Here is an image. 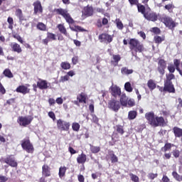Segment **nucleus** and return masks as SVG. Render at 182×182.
<instances>
[{
    "instance_id": "obj_1",
    "label": "nucleus",
    "mask_w": 182,
    "mask_h": 182,
    "mask_svg": "<svg viewBox=\"0 0 182 182\" xmlns=\"http://www.w3.org/2000/svg\"><path fill=\"white\" fill-rule=\"evenodd\" d=\"M145 118L148 121V124L154 127H164L166 124L164 118L156 116L154 112L146 113Z\"/></svg>"
},
{
    "instance_id": "obj_2",
    "label": "nucleus",
    "mask_w": 182,
    "mask_h": 182,
    "mask_svg": "<svg viewBox=\"0 0 182 182\" xmlns=\"http://www.w3.org/2000/svg\"><path fill=\"white\" fill-rule=\"evenodd\" d=\"M129 49L133 57L136 58L137 53H142L145 50L144 46L136 38H130L129 41Z\"/></svg>"
},
{
    "instance_id": "obj_3",
    "label": "nucleus",
    "mask_w": 182,
    "mask_h": 182,
    "mask_svg": "<svg viewBox=\"0 0 182 182\" xmlns=\"http://www.w3.org/2000/svg\"><path fill=\"white\" fill-rule=\"evenodd\" d=\"M166 79L164 80V91L170 94H175L176 89L172 82L176 78L174 74H166Z\"/></svg>"
},
{
    "instance_id": "obj_4",
    "label": "nucleus",
    "mask_w": 182,
    "mask_h": 182,
    "mask_svg": "<svg viewBox=\"0 0 182 182\" xmlns=\"http://www.w3.org/2000/svg\"><path fill=\"white\" fill-rule=\"evenodd\" d=\"M54 12L55 15H60L61 16H63V18L65 19L66 23H69V25H73V23H75V21L68 13L67 9H64L62 8L55 9Z\"/></svg>"
},
{
    "instance_id": "obj_5",
    "label": "nucleus",
    "mask_w": 182,
    "mask_h": 182,
    "mask_svg": "<svg viewBox=\"0 0 182 182\" xmlns=\"http://www.w3.org/2000/svg\"><path fill=\"white\" fill-rule=\"evenodd\" d=\"M160 21L161 22H163L164 23L166 28H168V29H171V31H174V28L178 25V23L174 21L171 17L166 15L161 17Z\"/></svg>"
},
{
    "instance_id": "obj_6",
    "label": "nucleus",
    "mask_w": 182,
    "mask_h": 182,
    "mask_svg": "<svg viewBox=\"0 0 182 182\" xmlns=\"http://www.w3.org/2000/svg\"><path fill=\"white\" fill-rule=\"evenodd\" d=\"M21 148L23 151H25L27 154H33L34 152V147L33 144L31 142L29 137L23 139L21 141Z\"/></svg>"
},
{
    "instance_id": "obj_7",
    "label": "nucleus",
    "mask_w": 182,
    "mask_h": 182,
    "mask_svg": "<svg viewBox=\"0 0 182 182\" xmlns=\"http://www.w3.org/2000/svg\"><path fill=\"white\" fill-rule=\"evenodd\" d=\"M70 127V123L62 119L57 120V128L60 132H68Z\"/></svg>"
},
{
    "instance_id": "obj_8",
    "label": "nucleus",
    "mask_w": 182,
    "mask_h": 182,
    "mask_svg": "<svg viewBox=\"0 0 182 182\" xmlns=\"http://www.w3.org/2000/svg\"><path fill=\"white\" fill-rule=\"evenodd\" d=\"M33 119V117L32 116H19L18 117L17 122L18 124H19L20 126L26 127L27 126L30 125Z\"/></svg>"
},
{
    "instance_id": "obj_9",
    "label": "nucleus",
    "mask_w": 182,
    "mask_h": 182,
    "mask_svg": "<svg viewBox=\"0 0 182 182\" xmlns=\"http://www.w3.org/2000/svg\"><path fill=\"white\" fill-rule=\"evenodd\" d=\"M2 162L6 164L11 168H17L18 163L14 155H8L6 158L2 159Z\"/></svg>"
},
{
    "instance_id": "obj_10",
    "label": "nucleus",
    "mask_w": 182,
    "mask_h": 182,
    "mask_svg": "<svg viewBox=\"0 0 182 182\" xmlns=\"http://www.w3.org/2000/svg\"><path fill=\"white\" fill-rule=\"evenodd\" d=\"M121 107V104L119 100L112 99L108 102V108L114 112H117Z\"/></svg>"
},
{
    "instance_id": "obj_11",
    "label": "nucleus",
    "mask_w": 182,
    "mask_h": 182,
    "mask_svg": "<svg viewBox=\"0 0 182 182\" xmlns=\"http://www.w3.org/2000/svg\"><path fill=\"white\" fill-rule=\"evenodd\" d=\"M98 40L102 43L109 44L112 42L113 37H112V36H111L107 33H103L100 34V36H98Z\"/></svg>"
},
{
    "instance_id": "obj_12",
    "label": "nucleus",
    "mask_w": 182,
    "mask_h": 182,
    "mask_svg": "<svg viewBox=\"0 0 182 182\" xmlns=\"http://www.w3.org/2000/svg\"><path fill=\"white\" fill-rule=\"evenodd\" d=\"M166 61L164 59L159 58L158 59V68L157 70L161 76L165 75V70L166 69Z\"/></svg>"
},
{
    "instance_id": "obj_13",
    "label": "nucleus",
    "mask_w": 182,
    "mask_h": 182,
    "mask_svg": "<svg viewBox=\"0 0 182 182\" xmlns=\"http://www.w3.org/2000/svg\"><path fill=\"white\" fill-rule=\"evenodd\" d=\"M88 99L87 95L85 92H81L77 96V100L74 101V104L76 106H80V104H87V100Z\"/></svg>"
},
{
    "instance_id": "obj_14",
    "label": "nucleus",
    "mask_w": 182,
    "mask_h": 182,
    "mask_svg": "<svg viewBox=\"0 0 182 182\" xmlns=\"http://www.w3.org/2000/svg\"><path fill=\"white\" fill-rule=\"evenodd\" d=\"M145 19L151 21V22H156L158 20V15L156 12L151 10L146 11V13L144 15Z\"/></svg>"
},
{
    "instance_id": "obj_15",
    "label": "nucleus",
    "mask_w": 182,
    "mask_h": 182,
    "mask_svg": "<svg viewBox=\"0 0 182 182\" xmlns=\"http://www.w3.org/2000/svg\"><path fill=\"white\" fill-rule=\"evenodd\" d=\"M109 90H110V93H111L112 96L113 97H114L115 99L121 97V95H122L121 88L119 86H117V85H112L110 87Z\"/></svg>"
},
{
    "instance_id": "obj_16",
    "label": "nucleus",
    "mask_w": 182,
    "mask_h": 182,
    "mask_svg": "<svg viewBox=\"0 0 182 182\" xmlns=\"http://www.w3.org/2000/svg\"><path fill=\"white\" fill-rule=\"evenodd\" d=\"M139 0H129V2L132 6L136 5L138 12H140L144 16L145 14L146 13L145 6L144 5L139 4Z\"/></svg>"
},
{
    "instance_id": "obj_17",
    "label": "nucleus",
    "mask_w": 182,
    "mask_h": 182,
    "mask_svg": "<svg viewBox=\"0 0 182 182\" xmlns=\"http://www.w3.org/2000/svg\"><path fill=\"white\" fill-rule=\"evenodd\" d=\"M33 15H38V14H43V9L42 6V4L39 0H37L36 1L33 2Z\"/></svg>"
},
{
    "instance_id": "obj_18",
    "label": "nucleus",
    "mask_w": 182,
    "mask_h": 182,
    "mask_svg": "<svg viewBox=\"0 0 182 182\" xmlns=\"http://www.w3.org/2000/svg\"><path fill=\"white\" fill-rule=\"evenodd\" d=\"M56 41V35L55 33L47 32L46 38L43 39L42 43L45 46H48V43Z\"/></svg>"
},
{
    "instance_id": "obj_19",
    "label": "nucleus",
    "mask_w": 182,
    "mask_h": 182,
    "mask_svg": "<svg viewBox=\"0 0 182 182\" xmlns=\"http://www.w3.org/2000/svg\"><path fill=\"white\" fill-rule=\"evenodd\" d=\"M48 82L46 80L38 79V81L37 82V87L41 90H47L49 86L48 85Z\"/></svg>"
},
{
    "instance_id": "obj_20",
    "label": "nucleus",
    "mask_w": 182,
    "mask_h": 182,
    "mask_svg": "<svg viewBox=\"0 0 182 182\" xmlns=\"http://www.w3.org/2000/svg\"><path fill=\"white\" fill-rule=\"evenodd\" d=\"M16 92L17 93H20L22 94L23 95H26V94H29L30 92V89L26 87V85H19L18 87H17V88L16 89Z\"/></svg>"
},
{
    "instance_id": "obj_21",
    "label": "nucleus",
    "mask_w": 182,
    "mask_h": 182,
    "mask_svg": "<svg viewBox=\"0 0 182 182\" xmlns=\"http://www.w3.org/2000/svg\"><path fill=\"white\" fill-rule=\"evenodd\" d=\"M11 49L12 52L16 53L17 54H21L22 53V48L20 45L17 43H11L10 44Z\"/></svg>"
},
{
    "instance_id": "obj_22",
    "label": "nucleus",
    "mask_w": 182,
    "mask_h": 182,
    "mask_svg": "<svg viewBox=\"0 0 182 182\" xmlns=\"http://www.w3.org/2000/svg\"><path fill=\"white\" fill-rule=\"evenodd\" d=\"M86 161H87V156L83 152L79 154L78 156L77 157V163L78 164L83 165V171L85 170L84 164H85Z\"/></svg>"
},
{
    "instance_id": "obj_23",
    "label": "nucleus",
    "mask_w": 182,
    "mask_h": 182,
    "mask_svg": "<svg viewBox=\"0 0 182 182\" xmlns=\"http://www.w3.org/2000/svg\"><path fill=\"white\" fill-rule=\"evenodd\" d=\"M82 15L84 16H92L93 15V8L91 6L87 5L85 6L82 11Z\"/></svg>"
},
{
    "instance_id": "obj_24",
    "label": "nucleus",
    "mask_w": 182,
    "mask_h": 182,
    "mask_svg": "<svg viewBox=\"0 0 182 182\" xmlns=\"http://www.w3.org/2000/svg\"><path fill=\"white\" fill-rule=\"evenodd\" d=\"M164 11H167V12H168V14H173V11L176 9V6L173 3V1H171L168 4H166L164 6Z\"/></svg>"
},
{
    "instance_id": "obj_25",
    "label": "nucleus",
    "mask_w": 182,
    "mask_h": 182,
    "mask_svg": "<svg viewBox=\"0 0 182 182\" xmlns=\"http://www.w3.org/2000/svg\"><path fill=\"white\" fill-rule=\"evenodd\" d=\"M42 175L45 177H50L51 176L50 168L47 164H44L42 167Z\"/></svg>"
},
{
    "instance_id": "obj_26",
    "label": "nucleus",
    "mask_w": 182,
    "mask_h": 182,
    "mask_svg": "<svg viewBox=\"0 0 182 182\" xmlns=\"http://www.w3.org/2000/svg\"><path fill=\"white\" fill-rule=\"evenodd\" d=\"M120 100H119V104L122 107H127V102H128V97L126 95V94H122L120 95Z\"/></svg>"
},
{
    "instance_id": "obj_27",
    "label": "nucleus",
    "mask_w": 182,
    "mask_h": 182,
    "mask_svg": "<svg viewBox=\"0 0 182 182\" xmlns=\"http://www.w3.org/2000/svg\"><path fill=\"white\" fill-rule=\"evenodd\" d=\"M173 133L176 138L182 137V129L178 127H174L173 128Z\"/></svg>"
},
{
    "instance_id": "obj_28",
    "label": "nucleus",
    "mask_w": 182,
    "mask_h": 182,
    "mask_svg": "<svg viewBox=\"0 0 182 182\" xmlns=\"http://www.w3.org/2000/svg\"><path fill=\"white\" fill-rule=\"evenodd\" d=\"M175 145L173 144H171V143H166L164 146L161 147V150L162 152H167V151H170L172 149V147H174Z\"/></svg>"
},
{
    "instance_id": "obj_29",
    "label": "nucleus",
    "mask_w": 182,
    "mask_h": 182,
    "mask_svg": "<svg viewBox=\"0 0 182 182\" xmlns=\"http://www.w3.org/2000/svg\"><path fill=\"white\" fill-rule=\"evenodd\" d=\"M173 64L176 67V70L179 73L180 75L182 77V70L180 68V65H181V60L179 59H174Z\"/></svg>"
},
{
    "instance_id": "obj_30",
    "label": "nucleus",
    "mask_w": 182,
    "mask_h": 182,
    "mask_svg": "<svg viewBox=\"0 0 182 182\" xmlns=\"http://www.w3.org/2000/svg\"><path fill=\"white\" fill-rule=\"evenodd\" d=\"M68 170V168L65 166H61L59 168L58 176L60 179L64 178L65 176L66 171Z\"/></svg>"
},
{
    "instance_id": "obj_31",
    "label": "nucleus",
    "mask_w": 182,
    "mask_h": 182,
    "mask_svg": "<svg viewBox=\"0 0 182 182\" xmlns=\"http://www.w3.org/2000/svg\"><path fill=\"white\" fill-rule=\"evenodd\" d=\"M134 70L132 69H128L127 67H123L121 68V73L122 75H129L133 74Z\"/></svg>"
},
{
    "instance_id": "obj_32",
    "label": "nucleus",
    "mask_w": 182,
    "mask_h": 182,
    "mask_svg": "<svg viewBox=\"0 0 182 182\" xmlns=\"http://www.w3.org/2000/svg\"><path fill=\"white\" fill-rule=\"evenodd\" d=\"M138 113L136 110H130L128 112V119L129 120H134L136 118Z\"/></svg>"
},
{
    "instance_id": "obj_33",
    "label": "nucleus",
    "mask_w": 182,
    "mask_h": 182,
    "mask_svg": "<svg viewBox=\"0 0 182 182\" xmlns=\"http://www.w3.org/2000/svg\"><path fill=\"white\" fill-rule=\"evenodd\" d=\"M147 85L150 91H153L156 88V84L152 79L148 80Z\"/></svg>"
},
{
    "instance_id": "obj_34",
    "label": "nucleus",
    "mask_w": 182,
    "mask_h": 182,
    "mask_svg": "<svg viewBox=\"0 0 182 182\" xmlns=\"http://www.w3.org/2000/svg\"><path fill=\"white\" fill-rule=\"evenodd\" d=\"M57 28L61 34L64 35L65 36H68L67 30L63 24H58Z\"/></svg>"
},
{
    "instance_id": "obj_35",
    "label": "nucleus",
    "mask_w": 182,
    "mask_h": 182,
    "mask_svg": "<svg viewBox=\"0 0 182 182\" xmlns=\"http://www.w3.org/2000/svg\"><path fill=\"white\" fill-rule=\"evenodd\" d=\"M36 28L42 32H46V31H47V26L43 22H38L36 25Z\"/></svg>"
},
{
    "instance_id": "obj_36",
    "label": "nucleus",
    "mask_w": 182,
    "mask_h": 182,
    "mask_svg": "<svg viewBox=\"0 0 182 182\" xmlns=\"http://www.w3.org/2000/svg\"><path fill=\"white\" fill-rule=\"evenodd\" d=\"M172 176L177 182H182V175H180L176 171L172 172Z\"/></svg>"
},
{
    "instance_id": "obj_37",
    "label": "nucleus",
    "mask_w": 182,
    "mask_h": 182,
    "mask_svg": "<svg viewBox=\"0 0 182 182\" xmlns=\"http://www.w3.org/2000/svg\"><path fill=\"white\" fill-rule=\"evenodd\" d=\"M15 15L16 16H17V18H18L19 21L21 22L22 21H24V17H23V14L22 13L21 9H17L16 10L15 12Z\"/></svg>"
},
{
    "instance_id": "obj_38",
    "label": "nucleus",
    "mask_w": 182,
    "mask_h": 182,
    "mask_svg": "<svg viewBox=\"0 0 182 182\" xmlns=\"http://www.w3.org/2000/svg\"><path fill=\"white\" fill-rule=\"evenodd\" d=\"M3 75L9 79H11L14 77V75L9 68H6L3 72Z\"/></svg>"
},
{
    "instance_id": "obj_39",
    "label": "nucleus",
    "mask_w": 182,
    "mask_h": 182,
    "mask_svg": "<svg viewBox=\"0 0 182 182\" xmlns=\"http://www.w3.org/2000/svg\"><path fill=\"white\" fill-rule=\"evenodd\" d=\"M71 31H73L74 32H87V30L83 28L82 27L80 26H75L74 27H70Z\"/></svg>"
},
{
    "instance_id": "obj_40",
    "label": "nucleus",
    "mask_w": 182,
    "mask_h": 182,
    "mask_svg": "<svg viewBox=\"0 0 182 182\" xmlns=\"http://www.w3.org/2000/svg\"><path fill=\"white\" fill-rule=\"evenodd\" d=\"M113 60H112V63H114V66H117L119 62L121 60L120 55H112Z\"/></svg>"
},
{
    "instance_id": "obj_41",
    "label": "nucleus",
    "mask_w": 182,
    "mask_h": 182,
    "mask_svg": "<svg viewBox=\"0 0 182 182\" xmlns=\"http://www.w3.org/2000/svg\"><path fill=\"white\" fill-rule=\"evenodd\" d=\"M109 155L111 157V161L112 164H115L118 162V158L117 156L114 154L113 151H110L109 152Z\"/></svg>"
},
{
    "instance_id": "obj_42",
    "label": "nucleus",
    "mask_w": 182,
    "mask_h": 182,
    "mask_svg": "<svg viewBox=\"0 0 182 182\" xmlns=\"http://www.w3.org/2000/svg\"><path fill=\"white\" fill-rule=\"evenodd\" d=\"M114 129H116L117 134H119L122 136L124 134V130L123 126H122L120 124H117V125H116Z\"/></svg>"
},
{
    "instance_id": "obj_43",
    "label": "nucleus",
    "mask_w": 182,
    "mask_h": 182,
    "mask_svg": "<svg viewBox=\"0 0 182 182\" xmlns=\"http://www.w3.org/2000/svg\"><path fill=\"white\" fill-rule=\"evenodd\" d=\"M60 68L64 70H68L71 68L70 64L68 62H62Z\"/></svg>"
},
{
    "instance_id": "obj_44",
    "label": "nucleus",
    "mask_w": 182,
    "mask_h": 182,
    "mask_svg": "<svg viewBox=\"0 0 182 182\" xmlns=\"http://www.w3.org/2000/svg\"><path fill=\"white\" fill-rule=\"evenodd\" d=\"M90 151L92 154H98L100 151V146H96L92 144H90Z\"/></svg>"
},
{
    "instance_id": "obj_45",
    "label": "nucleus",
    "mask_w": 182,
    "mask_h": 182,
    "mask_svg": "<svg viewBox=\"0 0 182 182\" xmlns=\"http://www.w3.org/2000/svg\"><path fill=\"white\" fill-rule=\"evenodd\" d=\"M165 41V37H161L159 36H154V42L156 44H161Z\"/></svg>"
},
{
    "instance_id": "obj_46",
    "label": "nucleus",
    "mask_w": 182,
    "mask_h": 182,
    "mask_svg": "<svg viewBox=\"0 0 182 182\" xmlns=\"http://www.w3.org/2000/svg\"><path fill=\"white\" fill-rule=\"evenodd\" d=\"M115 22H116L117 29L122 31V29H124V25H123L122 22L121 21V20L119 18H117Z\"/></svg>"
},
{
    "instance_id": "obj_47",
    "label": "nucleus",
    "mask_w": 182,
    "mask_h": 182,
    "mask_svg": "<svg viewBox=\"0 0 182 182\" xmlns=\"http://www.w3.org/2000/svg\"><path fill=\"white\" fill-rule=\"evenodd\" d=\"M80 125L79 124V123L77 122H73L72 124V129L75 132H78L80 131Z\"/></svg>"
},
{
    "instance_id": "obj_48",
    "label": "nucleus",
    "mask_w": 182,
    "mask_h": 182,
    "mask_svg": "<svg viewBox=\"0 0 182 182\" xmlns=\"http://www.w3.org/2000/svg\"><path fill=\"white\" fill-rule=\"evenodd\" d=\"M124 89L127 92H132L133 88L132 87V85L129 82L125 83Z\"/></svg>"
},
{
    "instance_id": "obj_49",
    "label": "nucleus",
    "mask_w": 182,
    "mask_h": 182,
    "mask_svg": "<svg viewBox=\"0 0 182 182\" xmlns=\"http://www.w3.org/2000/svg\"><path fill=\"white\" fill-rule=\"evenodd\" d=\"M171 154H173L175 159H178L181 155V151H179V149H176L173 150Z\"/></svg>"
},
{
    "instance_id": "obj_50",
    "label": "nucleus",
    "mask_w": 182,
    "mask_h": 182,
    "mask_svg": "<svg viewBox=\"0 0 182 182\" xmlns=\"http://www.w3.org/2000/svg\"><path fill=\"white\" fill-rule=\"evenodd\" d=\"M129 176L133 182H139V178L136 175L130 173Z\"/></svg>"
},
{
    "instance_id": "obj_51",
    "label": "nucleus",
    "mask_w": 182,
    "mask_h": 182,
    "mask_svg": "<svg viewBox=\"0 0 182 182\" xmlns=\"http://www.w3.org/2000/svg\"><path fill=\"white\" fill-rule=\"evenodd\" d=\"M176 70V68L173 64H171L168 66V70L170 73L169 75H173L175 73Z\"/></svg>"
},
{
    "instance_id": "obj_52",
    "label": "nucleus",
    "mask_w": 182,
    "mask_h": 182,
    "mask_svg": "<svg viewBox=\"0 0 182 182\" xmlns=\"http://www.w3.org/2000/svg\"><path fill=\"white\" fill-rule=\"evenodd\" d=\"M13 38L16 39L18 42H19L21 44H23V38L18 34H14Z\"/></svg>"
},
{
    "instance_id": "obj_53",
    "label": "nucleus",
    "mask_w": 182,
    "mask_h": 182,
    "mask_svg": "<svg viewBox=\"0 0 182 182\" xmlns=\"http://www.w3.org/2000/svg\"><path fill=\"white\" fill-rule=\"evenodd\" d=\"M7 22L9 23V28L13 29L14 19L12 18V17H9L7 18Z\"/></svg>"
},
{
    "instance_id": "obj_54",
    "label": "nucleus",
    "mask_w": 182,
    "mask_h": 182,
    "mask_svg": "<svg viewBox=\"0 0 182 182\" xmlns=\"http://www.w3.org/2000/svg\"><path fill=\"white\" fill-rule=\"evenodd\" d=\"M70 80V77L68 75L61 76L60 79V82L64 83Z\"/></svg>"
},
{
    "instance_id": "obj_55",
    "label": "nucleus",
    "mask_w": 182,
    "mask_h": 182,
    "mask_svg": "<svg viewBox=\"0 0 182 182\" xmlns=\"http://www.w3.org/2000/svg\"><path fill=\"white\" fill-rule=\"evenodd\" d=\"M127 106L129 107H133L135 106V101L133 99H128L127 100Z\"/></svg>"
},
{
    "instance_id": "obj_56",
    "label": "nucleus",
    "mask_w": 182,
    "mask_h": 182,
    "mask_svg": "<svg viewBox=\"0 0 182 182\" xmlns=\"http://www.w3.org/2000/svg\"><path fill=\"white\" fill-rule=\"evenodd\" d=\"M158 177V174L157 173H149L148 174V178L149 180H154L155 178H156Z\"/></svg>"
},
{
    "instance_id": "obj_57",
    "label": "nucleus",
    "mask_w": 182,
    "mask_h": 182,
    "mask_svg": "<svg viewBox=\"0 0 182 182\" xmlns=\"http://www.w3.org/2000/svg\"><path fill=\"white\" fill-rule=\"evenodd\" d=\"M151 32L154 33L155 35H160L161 34V30L158 27H154L151 28Z\"/></svg>"
},
{
    "instance_id": "obj_58",
    "label": "nucleus",
    "mask_w": 182,
    "mask_h": 182,
    "mask_svg": "<svg viewBox=\"0 0 182 182\" xmlns=\"http://www.w3.org/2000/svg\"><path fill=\"white\" fill-rule=\"evenodd\" d=\"M91 102H92V104H90L89 105V109H90V112L92 114H93L95 112V106H94L95 102H94V100H91Z\"/></svg>"
},
{
    "instance_id": "obj_59",
    "label": "nucleus",
    "mask_w": 182,
    "mask_h": 182,
    "mask_svg": "<svg viewBox=\"0 0 182 182\" xmlns=\"http://www.w3.org/2000/svg\"><path fill=\"white\" fill-rule=\"evenodd\" d=\"M164 160H169L171 158V152H165L163 156Z\"/></svg>"
},
{
    "instance_id": "obj_60",
    "label": "nucleus",
    "mask_w": 182,
    "mask_h": 182,
    "mask_svg": "<svg viewBox=\"0 0 182 182\" xmlns=\"http://www.w3.org/2000/svg\"><path fill=\"white\" fill-rule=\"evenodd\" d=\"M79 62V57L75 55L72 58V63L73 65H76Z\"/></svg>"
},
{
    "instance_id": "obj_61",
    "label": "nucleus",
    "mask_w": 182,
    "mask_h": 182,
    "mask_svg": "<svg viewBox=\"0 0 182 182\" xmlns=\"http://www.w3.org/2000/svg\"><path fill=\"white\" fill-rule=\"evenodd\" d=\"M161 182H170V179L166 175H164Z\"/></svg>"
},
{
    "instance_id": "obj_62",
    "label": "nucleus",
    "mask_w": 182,
    "mask_h": 182,
    "mask_svg": "<svg viewBox=\"0 0 182 182\" xmlns=\"http://www.w3.org/2000/svg\"><path fill=\"white\" fill-rule=\"evenodd\" d=\"M48 117L52 119L53 121L55 120V114L53 112H48Z\"/></svg>"
},
{
    "instance_id": "obj_63",
    "label": "nucleus",
    "mask_w": 182,
    "mask_h": 182,
    "mask_svg": "<svg viewBox=\"0 0 182 182\" xmlns=\"http://www.w3.org/2000/svg\"><path fill=\"white\" fill-rule=\"evenodd\" d=\"M77 178L79 182H85V177L83 176V175L82 174L78 175Z\"/></svg>"
},
{
    "instance_id": "obj_64",
    "label": "nucleus",
    "mask_w": 182,
    "mask_h": 182,
    "mask_svg": "<svg viewBox=\"0 0 182 182\" xmlns=\"http://www.w3.org/2000/svg\"><path fill=\"white\" fill-rule=\"evenodd\" d=\"M8 181V178L5 176H0V182H6Z\"/></svg>"
}]
</instances>
